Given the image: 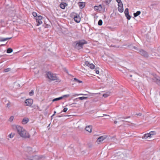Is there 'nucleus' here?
Wrapping results in <instances>:
<instances>
[{"label":"nucleus","instance_id":"nucleus-1","mask_svg":"<svg viewBox=\"0 0 160 160\" xmlns=\"http://www.w3.org/2000/svg\"><path fill=\"white\" fill-rule=\"evenodd\" d=\"M124 157V155L121 152H116L112 157L113 160H121Z\"/></svg>","mask_w":160,"mask_h":160},{"label":"nucleus","instance_id":"nucleus-2","mask_svg":"<svg viewBox=\"0 0 160 160\" xmlns=\"http://www.w3.org/2000/svg\"><path fill=\"white\" fill-rule=\"evenodd\" d=\"M21 137L25 138H28L30 137V135L24 128L21 127Z\"/></svg>","mask_w":160,"mask_h":160},{"label":"nucleus","instance_id":"nucleus-3","mask_svg":"<svg viewBox=\"0 0 160 160\" xmlns=\"http://www.w3.org/2000/svg\"><path fill=\"white\" fill-rule=\"evenodd\" d=\"M47 77L51 80H56L57 82L59 81V80L57 77L56 75L54 74L48 72H47Z\"/></svg>","mask_w":160,"mask_h":160},{"label":"nucleus","instance_id":"nucleus-4","mask_svg":"<svg viewBox=\"0 0 160 160\" xmlns=\"http://www.w3.org/2000/svg\"><path fill=\"white\" fill-rule=\"evenodd\" d=\"M87 43V42L84 40H80L76 44V48L78 49H81L82 48L83 45Z\"/></svg>","mask_w":160,"mask_h":160},{"label":"nucleus","instance_id":"nucleus-5","mask_svg":"<svg viewBox=\"0 0 160 160\" xmlns=\"http://www.w3.org/2000/svg\"><path fill=\"white\" fill-rule=\"evenodd\" d=\"M43 157L41 155H35L28 158V160H40Z\"/></svg>","mask_w":160,"mask_h":160},{"label":"nucleus","instance_id":"nucleus-6","mask_svg":"<svg viewBox=\"0 0 160 160\" xmlns=\"http://www.w3.org/2000/svg\"><path fill=\"white\" fill-rule=\"evenodd\" d=\"M106 138L107 137L106 136H102L100 137L97 140V143L98 144L102 143L103 141L106 139Z\"/></svg>","mask_w":160,"mask_h":160},{"label":"nucleus","instance_id":"nucleus-7","mask_svg":"<svg viewBox=\"0 0 160 160\" xmlns=\"http://www.w3.org/2000/svg\"><path fill=\"white\" fill-rule=\"evenodd\" d=\"M25 102L26 106H30L33 103V100L31 99H28L26 100Z\"/></svg>","mask_w":160,"mask_h":160},{"label":"nucleus","instance_id":"nucleus-8","mask_svg":"<svg viewBox=\"0 0 160 160\" xmlns=\"http://www.w3.org/2000/svg\"><path fill=\"white\" fill-rule=\"evenodd\" d=\"M12 128L15 131H17L18 133L20 135V126L19 125H13Z\"/></svg>","mask_w":160,"mask_h":160},{"label":"nucleus","instance_id":"nucleus-9","mask_svg":"<svg viewBox=\"0 0 160 160\" xmlns=\"http://www.w3.org/2000/svg\"><path fill=\"white\" fill-rule=\"evenodd\" d=\"M85 65L89 67L91 69H93L95 68V66L93 64L90 63L88 61L85 62Z\"/></svg>","mask_w":160,"mask_h":160},{"label":"nucleus","instance_id":"nucleus-10","mask_svg":"<svg viewBox=\"0 0 160 160\" xmlns=\"http://www.w3.org/2000/svg\"><path fill=\"white\" fill-rule=\"evenodd\" d=\"M139 52L141 55L147 58L148 57V54L147 52L142 50H139Z\"/></svg>","mask_w":160,"mask_h":160},{"label":"nucleus","instance_id":"nucleus-11","mask_svg":"<svg viewBox=\"0 0 160 160\" xmlns=\"http://www.w3.org/2000/svg\"><path fill=\"white\" fill-rule=\"evenodd\" d=\"M118 5V9L119 12H122L123 11V4H119Z\"/></svg>","mask_w":160,"mask_h":160},{"label":"nucleus","instance_id":"nucleus-12","mask_svg":"<svg viewBox=\"0 0 160 160\" xmlns=\"http://www.w3.org/2000/svg\"><path fill=\"white\" fill-rule=\"evenodd\" d=\"M74 21L77 23H79L80 21V16L78 15H76L75 16L74 18Z\"/></svg>","mask_w":160,"mask_h":160},{"label":"nucleus","instance_id":"nucleus-13","mask_svg":"<svg viewBox=\"0 0 160 160\" xmlns=\"http://www.w3.org/2000/svg\"><path fill=\"white\" fill-rule=\"evenodd\" d=\"M85 130L88 132H91L92 131V126L90 125L87 126L85 128Z\"/></svg>","mask_w":160,"mask_h":160},{"label":"nucleus","instance_id":"nucleus-14","mask_svg":"<svg viewBox=\"0 0 160 160\" xmlns=\"http://www.w3.org/2000/svg\"><path fill=\"white\" fill-rule=\"evenodd\" d=\"M151 138L149 133H148L144 134V136L142 137V138L144 139H147L148 138Z\"/></svg>","mask_w":160,"mask_h":160},{"label":"nucleus","instance_id":"nucleus-15","mask_svg":"<svg viewBox=\"0 0 160 160\" xmlns=\"http://www.w3.org/2000/svg\"><path fill=\"white\" fill-rule=\"evenodd\" d=\"M68 4L66 3H62L60 5V7L62 9H64Z\"/></svg>","mask_w":160,"mask_h":160},{"label":"nucleus","instance_id":"nucleus-16","mask_svg":"<svg viewBox=\"0 0 160 160\" xmlns=\"http://www.w3.org/2000/svg\"><path fill=\"white\" fill-rule=\"evenodd\" d=\"M29 121L28 118H23L22 121V123L23 124H25Z\"/></svg>","mask_w":160,"mask_h":160},{"label":"nucleus","instance_id":"nucleus-17","mask_svg":"<svg viewBox=\"0 0 160 160\" xmlns=\"http://www.w3.org/2000/svg\"><path fill=\"white\" fill-rule=\"evenodd\" d=\"M78 5L80 8H83L85 6V3L83 2H78Z\"/></svg>","mask_w":160,"mask_h":160},{"label":"nucleus","instance_id":"nucleus-18","mask_svg":"<svg viewBox=\"0 0 160 160\" xmlns=\"http://www.w3.org/2000/svg\"><path fill=\"white\" fill-rule=\"evenodd\" d=\"M27 151L30 153H32L34 152V151H33L32 148L30 147L27 148Z\"/></svg>","mask_w":160,"mask_h":160},{"label":"nucleus","instance_id":"nucleus-19","mask_svg":"<svg viewBox=\"0 0 160 160\" xmlns=\"http://www.w3.org/2000/svg\"><path fill=\"white\" fill-rule=\"evenodd\" d=\"M11 38H1L0 39V41H1V42L5 41H7V40H9V39H10Z\"/></svg>","mask_w":160,"mask_h":160},{"label":"nucleus","instance_id":"nucleus-20","mask_svg":"<svg viewBox=\"0 0 160 160\" xmlns=\"http://www.w3.org/2000/svg\"><path fill=\"white\" fill-rule=\"evenodd\" d=\"M36 22H37V23L36 24V25L37 26H39L40 25L42 24V22L41 20H36Z\"/></svg>","mask_w":160,"mask_h":160},{"label":"nucleus","instance_id":"nucleus-21","mask_svg":"<svg viewBox=\"0 0 160 160\" xmlns=\"http://www.w3.org/2000/svg\"><path fill=\"white\" fill-rule=\"evenodd\" d=\"M141 13V12L140 11H138L137 12H136L134 13L133 14V15L134 16V17H136L139 15H140V14Z\"/></svg>","mask_w":160,"mask_h":160},{"label":"nucleus","instance_id":"nucleus-22","mask_svg":"<svg viewBox=\"0 0 160 160\" xmlns=\"http://www.w3.org/2000/svg\"><path fill=\"white\" fill-rule=\"evenodd\" d=\"M15 135V134L14 133H11L8 135V137H9L10 138H12L14 137Z\"/></svg>","mask_w":160,"mask_h":160},{"label":"nucleus","instance_id":"nucleus-23","mask_svg":"<svg viewBox=\"0 0 160 160\" xmlns=\"http://www.w3.org/2000/svg\"><path fill=\"white\" fill-rule=\"evenodd\" d=\"M149 133L151 137H152V135H154L156 134V132L153 131L150 132Z\"/></svg>","mask_w":160,"mask_h":160},{"label":"nucleus","instance_id":"nucleus-24","mask_svg":"<svg viewBox=\"0 0 160 160\" xmlns=\"http://www.w3.org/2000/svg\"><path fill=\"white\" fill-rule=\"evenodd\" d=\"M88 98V97H80L79 98H77V99H79L80 100H82L84 99H86Z\"/></svg>","mask_w":160,"mask_h":160},{"label":"nucleus","instance_id":"nucleus-25","mask_svg":"<svg viewBox=\"0 0 160 160\" xmlns=\"http://www.w3.org/2000/svg\"><path fill=\"white\" fill-rule=\"evenodd\" d=\"M42 16H37L36 17V20H41L42 19Z\"/></svg>","mask_w":160,"mask_h":160},{"label":"nucleus","instance_id":"nucleus-26","mask_svg":"<svg viewBox=\"0 0 160 160\" xmlns=\"http://www.w3.org/2000/svg\"><path fill=\"white\" fill-rule=\"evenodd\" d=\"M62 99V98H61V97H59L58 98H57L53 99L52 100V102H54L55 101L60 100Z\"/></svg>","mask_w":160,"mask_h":160},{"label":"nucleus","instance_id":"nucleus-27","mask_svg":"<svg viewBox=\"0 0 160 160\" xmlns=\"http://www.w3.org/2000/svg\"><path fill=\"white\" fill-rule=\"evenodd\" d=\"M13 51L12 49L11 48H8L7 51V53H10L12 52Z\"/></svg>","mask_w":160,"mask_h":160},{"label":"nucleus","instance_id":"nucleus-28","mask_svg":"<svg viewBox=\"0 0 160 160\" xmlns=\"http://www.w3.org/2000/svg\"><path fill=\"white\" fill-rule=\"evenodd\" d=\"M70 95L69 94H67L63 95L61 97V98H62V99L64 98H67L69 97Z\"/></svg>","mask_w":160,"mask_h":160},{"label":"nucleus","instance_id":"nucleus-29","mask_svg":"<svg viewBox=\"0 0 160 160\" xmlns=\"http://www.w3.org/2000/svg\"><path fill=\"white\" fill-rule=\"evenodd\" d=\"M73 81H75V82H78V83L82 82V81H80L79 80L77 79L76 78H74V79Z\"/></svg>","mask_w":160,"mask_h":160},{"label":"nucleus","instance_id":"nucleus-30","mask_svg":"<svg viewBox=\"0 0 160 160\" xmlns=\"http://www.w3.org/2000/svg\"><path fill=\"white\" fill-rule=\"evenodd\" d=\"M34 91L32 90L29 93V95L30 96H32L34 95Z\"/></svg>","mask_w":160,"mask_h":160},{"label":"nucleus","instance_id":"nucleus-31","mask_svg":"<svg viewBox=\"0 0 160 160\" xmlns=\"http://www.w3.org/2000/svg\"><path fill=\"white\" fill-rule=\"evenodd\" d=\"M109 95V93H106L104 94L103 95V96L105 97V98H107L108 96Z\"/></svg>","mask_w":160,"mask_h":160},{"label":"nucleus","instance_id":"nucleus-32","mask_svg":"<svg viewBox=\"0 0 160 160\" xmlns=\"http://www.w3.org/2000/svg\"><path fill=\"white\" fill-rule=\"evenodd\" d=\"M124 13L125 15L129 14L128 9V8L125 9L124 11Z\"/></svg>","mask_w":160,"mask_h":160},{"label":"nucleus","instance_id":"nucleus-33","mask_svg":"<svg viewBox=\"0 0 160 160\" xmlns=\"http://www.w3.org/2000/svg\"><path fill=\"white\" fill-rule=\"evenodd\" d=\"M10 70H11L10 68H7L4 69V72H8L10 71Z\"/></svg>","mask_w":160,"mask_h":160},{"label":"nucleus","instance_id":"nucleus-34","mask_svg":"<svg viewBox=\"0 0 160 160\" xmlns=\"http://www.w3.org/2000/svg\"><path fill=\"white\" fill-rule=\"evenodd\" d=\"M102 21L101 20H99L98 22V25L101 26L102 25Z\"/></svg>","mask_w":160,"mask_h":160},{"label":"nucleus","instance_id":"nucleus-35","mask_svg":"<svg viewBox=\"0 0 160 160\" xmlns=\"http://www.w3.org/2000/svg\"><path fill=\"white\" fill-rule=\"evenodd\" d=\"M14 119V117L13 116H11L9 118V120L10 122H12L13 121Z\"/></svg>","mask_w":160,"mask_h":160},{"label":"nucleus","instance_id":"nucleus-36","mask_svg":"<svg viewBox=\"0 0 160 160\" xmlns=\"http://www.w3.org/2000/svg\"><path fill=\"white\" fill-rule=\"evenodd\" d=\"M126 17H127V18L128 19V20H130L131 18V16L130 15H129V14H127V15H126Z\"/></svg>","mask_w":160,"mask_h":160},{"label":"nucleus","instance_id":"nucleus-37","mask_svg":"<svg viewBox=\"0 0 160 160\" xmlns=\"http://www.w3.org/2000/svg\"><path fill=\"white\" fill-rule=\"evenodd\" d=\"M32 15L34 17H37V13L36 12H32Z\"/></svg>","mask_w":160,"mask_h":160},{"label":"nucleus","instance_id":"nucleus-38","mask_svg":"<svg viewBox=\"0 0 160 160\" xmlns=\"http://www.w3.org/2000/svg\"><path fill=\"white\" fill-rule=\"evenodd\" d=\"M116 1L118 3V5H119V4H122V2H121V0H116Z\"/></svg>","mask_w":160,"mask_h":160},{"label":"nucleus","instance_id":"nucleus-39","mask_svg":"<svg viewBox=\"0 0 160 160\" xmlns=\"http://www.w3.org/2000/svg\"><path fill=\"white\" fill-rule=\"evenodd\" d=\"M76 95H77V96H79V95H88V94H86L81 93V94H76Z\"/></svg>","mask_w":160,"mask_h":160},{"label":"nucleus","instance_id":"nucleus-40","mask_svg":"<svg viewBox=\"0 0 160 160\" xmlns=\"http://www.w3.org/2000/svg\"><path fill=\"white\" fill-rule=\"evenodd\" d=\"M68 110V108H64L63 111L64 112H66Z\"/></svg>","mask_w":160,"mask_h":160},{"label":"nucleus","instance_id":"nucleus-41","mask_svg":"<svg viewBox=\"0 0 160 160\" xmlns=\"http://www.w3.org/2000/svg\"><path fill=\"white\" fill-rule=\"evenodd\" d=\"M106 2L108 3H109L112 0H105Z\"/></svg>","mask_w":160,"mask_h":160},{"label":"nucleus","instance_id":"nucleus-42","mask_svg":"<svg viewBox=\"0 0 160 160\" xmlns=\"http://www.w3.org/2000/svg\"><path fill=\"white\" fill-rule=\"evenodd\" d=\"M94 9L95 10H98V6H95Z\"/></svg>","mask_w":160,"mask_h":160},{"label":"nucleus","instance_id":"nucleus-43","mask_svg":"<svg viewBox=\"0 0 160 160\" xmlns=\"http://www.w3.org/2000/svg\"><path fill=\"white\" fill-rule=\"evenodd\" d=\"M157 83L158 84H160V80H158L157 81Z\"/></svg>","mask_w":160,"mask_h":160},{"label":"nucleus","instance_id":"nucleus-44","mask_svg":"<svg viewBox=\"0 0 160 160\" xmlns=\"http://www.w3.org/2000/svg\"><path fill=\"white\" fill-rule=\"evenodd\" d=\"M99 71L98 70H97L96 71V73L97 74H98L99 73Z\"/></svg>","mask_w":160,"mask_h":160},{"label":"nucleus","instance_id":"nucleus-45","mask_svg":"<svg viewBox=\"0 0 160 160\" xmlns=\"http://www.w3.org/2000/svg\"><path fill=\"white\" fill-rule=\"evenodd\" d=\"M7 107H8V108H9L10 107V103H8L7 104Z\"/></svg>","mask_w":160,"mask_h":160},{"label":"nucleus","instance_id":"nucleus-46","mask_svg":"<svg viewBox=\"0 0 160 160\" xmlns=\"http://www.w3.org/2000/svg\"><path fill=\"white\" fill-rule=\"evenodd\" d=\"M56 113V112L54 111V112L52 116V117H53V116H54V115H55V114Z\"/></svg>","mask_w":160,"mask_h":160},{"label":"nucleus","instance_id":"nucleus-47","mask_svg":"<svg viewBox=\"0 0 160 160\" xmlns=\"http://www.w3.org/2000/svg\"><path fill=\"white\" fill-rule=\"evenodd\" d=\"M118 122V121H114V123L115 124H116Z\"/></svg>","mask_w":160,"mask_h":160},{"label":"nucleus","instance_id":"nucleus-48","mask_svg":"<svg viewBox=\"0 0 160 160\" xmlns=\"http://www.w3.org/2000/svg\"><path fill=\"white\" fill-rule=\"evenodd\" d=\"M136 115H137L141 116V113H139L138 114H137Z\"/></svg>","mask_w":160,"mask_h":160},{"label":"nucleus","instance_id":"nucleus-49","mask_svg":"<svg viewBox=\"0 0 160 160\" xmlns=\"http://www.w3.org/2000/svg\"><path fill=\"white\" fill-rule=\"evenodd\" d=\"M103 116H107V115H106V114H103Z\"/></svg>","mask_w":160,"mask_h":160},{"label":"nucleus","instance_id":"nucleus-50","mask_svg":"<svg viewBox=\"0 0 160 160\" xmlns=\"http://www.w3.org/2000/svg\"><path fill=\"white\" fill-rule=\"evenodd\" d=\"M92 95H91V96H92Z\"/></svg>","mask_w":160,"mask_h":160},{"label":"nucleus","instance_id":"nucleus-51","mask_svg":"<svg viewBox=\"0 0 160 160\" xmlns=\"http://www.w3.org/2000/svg\"><path fill=\"white\" fill-rule=\"evenodd\" d=\"M130 76V77H132V75H131Z\"/></svg>","mask_w":160,"mask_h":160}]
</instances>
